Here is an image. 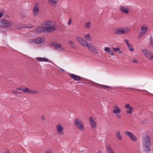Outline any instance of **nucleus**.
Returning <instances> with one entry per match:
<instances>
[{"label":"nucleus","mask_w":153,"mask_h":153,"mask_svg":"<svg viewBox=\"0 0 153 153\" xmlns=\"http://www.w3.org/2000/svg\"><path fill=\"white\" fill-rule=\"evenodd\" d=\"M42 26L44 27V32L46 33H51L57 29L56 25H53L51 21H46L43 22Z\"/></svg>","instance_id":"nucleus-1"},{"label":"nucleus","mask_w":153,"mask_h":153,"mask_svg":"<svg viewBox=\"0 0 153 153\" xmlns=\"http://www.w3.org/2000/svg\"><path fill=\"white\" fill-rule=\"evenodd\" d=\"M151 138L148 136H145L143 139V148L146 152H149L151 150Z\"/></svg>","instance_id":"nucleus-2"},{"label":"nucleus","mask_w":153,"mask_h":153,"mask_svg":"<svg viewBox=\"0 0 153 153\" xmlns=\"http://www.w3.org/2000/svg\"><path fill=\"white\" fill-rule=\"evenodd\" d=\"M13 22L6 19H3L0 22V26L3 27H10L13 25Z\"/></svg>","instance_id":"nucleus-3"},{"label":"nucleus","mask_w":153,"mask_h":153,"mask_svg":"<svg viewBox=\"0 0 153 153\" xmlns=\"http://www.w3.org/2000/svg\"><path fill=\"white\" fill-rule=\"evenodd\" d=\"M130 30V29L128 27L118 28L114 30V33L117 34L121 35L128 33Z\"/></svg>","instance_id":"nucleus-4"},{"label":"nucleus","mask_w":153,"mask_h":153,"mask_svg":"<svg viewBox=\"0 0 153 153\" xmlns=\"http://www.w3.org/2000/svg\"><path fill=\"white\" fill-rule=\"evenodd\" d=\"M74 124L76 127L81 131H82L83 129V124L81 121L79 119H76L75 120Z\"/></svg>","instance_id":"nucleus-5"},{"label":"nucleus","mask_w":153,"mask_h":153,"mask_svg":"<svg viewBox=\"0 0 153 153\" xmlns=\"http://www.w3.org/2000/svg\"><path fill=\"white\" fill-rule=\"evenodd\" d=\"M112 112L117 117L120 119L121 117V115L120 114L121 112V110L120 108L117 106H114V109L112 111Z\"/></svg>","instance_id":"nucleus-6"},{"label":"nucleus","mask_w":153,"mask_h":153,"mask_svg":"<svg viewBox=\"0 0 153 153\" xmlns=\"http://www.w3.org/2000/svg\"><path fill=\"white\" fill-rule=\"evenodd\" d=\"M45 39L43 38H38L32 39L30 42V43H35V44H41L44 42Z\"/></svg>","instance_id":"nucleus-7"},{"label":"nucleus","mask_w":153,"mask_h":153,"mask_svg":"<svg viewBox=\"0 0 153 153\" xmlns=\"http://www.w3.org/2000/svg\"><path fill=\"white\" fill-rule=\"evenodd\" d=\"M126 136H128L131 140L135 141L137 140V138L135 136L132 132L128 131H125L124 132Z\"/></svg>","instance_id":"nucleus-8"},{"label":"nucleus","mask_w":153,"mask_h":153,"mask_svg":"<svg viewBox=\"0 0 153 153\" xmlns=\"http://www.w3.org/2000/svg\"><path fill=\"white\" fill-rule=\"evenodd\" d=\"M76 39L79 43L84 47H86L88 43L81 37L77 36Z\"/></svg>","instance_id":"nucleus-9"},{"label":"nucleus","mask_w":153,"mask_h":153,"mask_svg":"<svg viewBox=\"0 0 153 153\" xmlns=\"http://www.w3.org/2000/svg\"><path fill=\"white\" fill-rule=\"evenodd\" d=\"M142 51L147 58L151 60L153 59V54L150 52L146 50H142Z\"/></svg>","instance_id":"nucleus-10"},{"label":"nucleus","mask_w":153,"mask_h":153,"mask_svg":"<svg viewBox=\"0 0 153 153\" xmlns=\"http://www.w3.org/2000/svg\"><path fill=\"white\" fill-rule=\"evenodd\" d=\"M39 12V3L37 2L35 3V6L33 7V13L34 15L37 16Z\"/></svg>","instance_id":"nucleus-11"},{"label":"nucleus","mask_w":153,"mask_h":153,"mask_svg":"<svg viewBox=\"0 0 153 153\" xmlns=\"http://www.w3.org/2000/svg\"><path fill=\"white\" fill-rule=\"evenodd\" d=\"M88 49L91 51L92 53L94 54L97 53V49L94 47L90 43H88L87 45L86 46Z\"/></svg>","instance_id":"nucleus-12"},{"label":"nucleus","mask_w":153,"mask_h":153,"mask_svg":"<svg viewBox=\"0 0 153 153\" xmlns=\"http://www.w3.org/2000/svg\"><path fill=\"white\" fill-rule=\"evenodd\" d=\"M56 131L57 134L60 135H62L63 134V128L61 124H59L56 125Z\"/></svg>","instance_id":"nucleus-13"},{"label":"nucleus","mask_w":153,"mask_h":153,"mask_svg":"<svg viewBox=\"0 0 153 153\" xmlns=\"http://www.w3.org/2000/svg\"><path fill=\"white\" fill-rule=\"evenodd\" d=\"M89 123L90 126L92 128L95 129L97 127L96 122L94 121V118L90 117L89 118Z\"/></svg>","instance_id":"nucleus-14"},{"label":"nucleus","mask_w":153,"mask_h":153,"mask_svg":"<svg viewBox=\"0 0 153 153\" xmlns=\"http://www.w3.org/2000/svg\"><path fill=\"white\" fill-rule=\"evenodd\" d=\"M51 45L55 47L56 49L58 51H61L63 49L61 45L57 42L52 43Z\"/></svg>","instance_id":"nucleus-15"},{"label":"nucleus","mask_w":153,"mask_h":153,"mask_svg":"<svg viewBox=\"0 0 153 153\" xmlns=\"http://www.w3.org/2000/svg\"><path fill=\"white\" fill-rule=\"evenodd\" d=\"M125 107L126 108L128 109L127 110L126 112L128 114H131L132 111L133 110V108L129 104H127L125 105Z\"/></svg>","instance_id":"nucleus-16"},{"label":"nucleus","mask_w":153,"mask_h":153,"mask_svg":"<svg viewBox=\"0 0 153 153\" xmlns=\"http://www.w3.org/2000/svg\"><path fill=\"white\" fill-rule=\"evenodd\" d=\"M128 8V7L127 6L125 7L121 5L120 7V10L121 12L125 13L127 14L129 12Z\"/></svg>","instance_id":"nucleus-17"},{"label":"nucleus","mask_w":153,"mask_h":153,"mask_svg":"<svg viewBox=\"0 0 153 153\" xmlns=\"http://www.w3.org/2000/svg\"><path fill=\"white\" fill-rule=\"evenodd\" d=\"M70 77L73 79L78 81L81 80L82 77L78 75H75L73 74H71L70 75Z\"/></svg>","instance_id":"nucleus-18"},{"label":"nucleus","mask_w":153,"mask_h":153,"mask_svg":"<svg viewBox=\"0 0 153 153\" xmlns=\"http://www.w3.org/2000/svg\"><path fill=\"white\" fill-rule=\"evenodd\" d=\"M35 31L37 33H40L42 32H44V27L42 25V26H39L36 29Z\"/></svg>","instance_id":"nucleus-19"},{"label":"nucleus","mask_w":153,"mask_h":153,"mask_svg":"<svg viewBox=\"0 0 153 153\" xmlns=\"http://www.w3.org/2000/svg\"><path fill=\"white\" fill-rule=\"evenodd\" d=\"M116 137L119 140H121L122 139V136L121 134V132L120 131H117L115 133Z\"/></svg>","instance_id":"nucleus-20"},{"label":"nucleus","mask_w":153,"mask_h":153,"mask_svg":"<svg viewBox=\"0 0 153 153\" xmlns=\"http://www.w3.org/2000/svg\"><path fill=\"white\" fill-rule=\"evenodd\" d=\"M92 85H94V86H98L100 87H101V88L105 90H108V88H111L110 87L107 86H105L104 85H102L100 84H97V85H95L94 84V83H92Z\"/></svg>","instance_id":"nucleus-21"},{"label":"nucleus","mask_w":153,"mask_h":153,"mask_svg":"<svg viewBox=\"0 0 153 153\" xmlns=\"http://www.w3.org/2000/svg\"><path fill=\"white\" fill-rule=\"evenodd\" d=\"M106 150L108 153H115L113 150L111 148V146L109 145L106 146Z\"/></svg>","instance_id":"nucleus-22"},{"label":"nucleus","mask_w":153,"mask_h":153,"mask_svg":"<svg viewBox=\"0 0 153 153\" xmlns=\"http://www.w3.org/2000/svg\"><path fill=\"white\" fill-rule=\"evenodd\" d=\"M36 60L38 61L39 62H48L49 60L45 58L42 57H37L36 58Z\"/></svg>","instance_id":"nucleus-23"},{"label":"nucleus","mask_w":153,"mask_h":153,"mask_svg":"<svg viewBox=\"0 0 153 153\" xmlns=\"http://www.w3.org/2000/svg\"><path fill=\"white\" fill-rule=\"evenodd\" d=\"M141 30L142 32L146 33L148 30V28L145 25H143L141 27Z\"/></svg>","instance_id":"nucleus-24"},{"label":"nucleus","mask_w":153,"mask_h":153,"mask_svg":"<svg viewBox=\"0 0 153 153\" xmlns=\"http://www.w3.org/2000/svg\"><path fill=\"white\" fill-rule=\"evenodd\" d=\"M48 2L50 4L53 5H56L57 3V1L55 0H48Z\"/></svg>","instance_id":"nucleus-25"},{"label":"nucleus","mask_w":153,"mask_h":153,"mask_svg":"<svg viewBox=\"0 0 153 153\" xmlns=\"http://www.w3.org/2000/svg\"><path fill=\"white\" fill-rule=\"evenodd\" d=\"M85 27L86 28H89L91 27V23L90 22H86L85 25Z\"/></svg>","instance_id":"nucleus-26"},{"label":"nucleus","mask_w":153,"mask_h":153,"mask_svg":"<svg viewBox=\"0 0 153 153\" xmlns=\"http://www.w3.org/2000/svg\"><path fill=\"white\" fill-rule=\"evenodd\" d=\"M30 91V89L27 88H23V92L27 93L29 94V91Z\"/></svg>","instance_id":"nucleus-27"},{"label":"nucleus","mask_w":153,"mask_h":153,"mask_svg":"<svg viewBox=\"0 0 153 153\" xmlns=\"http://www.w3.org/2000/svg\"><path fill=\"white\" fill-rule=\"evenodd\" d=\"M69 43L72 47H74L75 46V45L73 42L71 40H69Z\"/></svg>","instance_id":"nucleus-28"},{"label":"nucleus","mask_w":153,"mask_h":153,"mask_svg":"<svg viewBox=\"0 0 153 153\" xmlns=\"http://www.w3.org/2000/svg\"><path fill=\"white\" fill-rule=\"evenodd\" d=\"M128 47L129 49L131 51H134V49L132 47V46L131 45H130L129 46H128Z\"/></svg>","instance_id":"nucleus-29"},{"label":"nucleus","mask_w":153,"mask_h":153,"mask_svg":"<svg viewBox=\"0 0 153 153\" xmlns=\"http://www.w3.org/2000/svg\"><path fill=\"white\" fill-rule=\"evenodd\" d=\"M85 39H87V40H88V39L89 40V38L90 37L89 34L88 33V34H86L85 35Z\"/></svg>","instance_id":"nucleus-30"},{"label":"nucleus","mask_w":153,"mask_h":153,"mask_svg":"<svg viewBox=\"0 0 153 153\" xmlns=\"http://www.w3.org/2000/svg\"><path fill=\"white\" fill-rule=\"evenodd\" d=\"M37 93V92L33 90H30L29 91V93H31L32 94H36Z\"/></svg>","instance_id":"nucleus-31"},{"label":"nucleus","mask_w":153,"mask_h":153,"mask_svg":"<svg viewBox=\"0 0 153 153\" xmlns=\"http://www.w3.org/2000/svg\"><path fill=\"white\" fill-rule=\"evenodd\" d=\"M145 33H144L143 32H140L139 35L138 36V38H140L142 36H143V35H144Z\"/></svg>","instance_id":"nucleus-32"},{"label":"nucleus","mask_w":153,"mask_h":153,"mask_svg":"<svg viewBox=\"0 0 153 153\" xmlns=\"http://www.w3.org/2000/svg\"><path fill=\"white\" fill-rule=\"evenodd\" d=\"M4 11H2L0 12V18L4 16Z\"/></svg>","instance_id":"nucleus-33"},{"label":"nucleus","mask_w":153,"mask_h":153,"mask_svg":"<svg viewBox=\"0 0 153 153\" xmlns=\"http://www.w3.org/2000/svg\"><path fill=\"white\" fill-rule=\"evenodd\" d=\"M150 43L151 45L153 46V37L151 36L150 37Z\"/></svg>","instance_id":"nucleus-34"},{"label":"nucleus","mask_w":153,"mask_h":153,"mask_svg":"<svg viewBox=\"0 0 153 153\" xmlns=\"http://www.w3.org/2000/svg\"><path fill=\"white\" fill-rule=\"evenodd\" d=\"M125 41L126 42V44L127 45V46H129L130 45H131L128 42L129 40H128L126 39L125 40Z\"/></svg>","instance_id":"nucleus-35"},{"label":"nucleus","mask_w":153,"mask_h":153,"mask_svg":"<svg viewBox=\"0 0 153 153\" xmlns=\"http://www.w3.org/2000/svg\"><path fill=\"white\" fill-rule=\"evenodd\" d=\"M109 54L112 56L114 55V53H113V51L111 50H110L108 52Z\"/></svg>","instance_id":"nucleus-36"},{"label":"nucleus","mask_w":153,"mask_h":153,"mask_svg":"<svg viewBox=\"0 0 153 153\" xmlns=\"http://www.w3.org/2000/svg\"><path fill=\"white\" fill-rule=\"evenodd\" d=\"M113 49L114 51L115 52H117V51L119 50V48H113Z\"/></svg>","instance_id":"nucleus-37"},{"label":"nucleus","mask_w":153,"mask_h":153,"mask_svg":"<svg viewBox=\"0 0 153 153\" xmlns=\"http://www.w3.org/2000/svg\"><path fill=\"white\" fill-rule=\"evenodd\" d=\"M110 50V48L108 47H105L104 49V50L105 51L107 52H108Z\"/></svg>","instance_id":"nucleus-38"},{"label":"nucleus","mask_w":153,"mask_h":153,"mask_svg":"<svg viewBox=\"0 0 153 153\" xmlns=\"http://www.w3.org/2000/svg\"><path fill=\"white\" fill-rule=\"evenodd\" d=\"M16 89L17 90H20L23 91V88L22 87L18 88Z\"/></svg>","instance_id":"nucleus-39"},{"label":"nucleus","mask_w":153,"mask_h":153,"mask_svg":"<svg viewBox=\"0 0 153 153\" xmlns=\"http://www.w3.org/2000/svg\"><path fill=\"white\" fill-rule=\"evenodd\" d=\"M45 153H52V151L51 150L49 149L48 150V151H47Z\"/></svg>","instance_id":"nucleus-40"},{"label":"nucleus","mask_w":153,"mask_h":153,"mask_svg":"<svg viewBox=\"0 0 153 153\" xmlns=\"http://www.w3.org/2000/svg\"><path fill=\"white\" fill-rule=\"evenodd\" d=\"M13 92L14 94H16V95H17L18 93V92L16 91H13Z\"/></svg>","instance_id":"nucleus-41"},{"label":"nucleus","mask_w":153,"mask_h":153,"mask_svg":"<svg viewBox=\"0 0 153 153\" xmlns=\"http://www.w3.org/2000/svg\"><path fill=\"white\" fill-rule=\"evenodd\" d=\"M119 50L117 51V52L120 53H122V51L119 48Z\"/></svg>","instance_id":"nucleus-42"},{"label":"nucleus","mask_w":153,"mask_h":153,"mask_svg":"<svg viewBox=\"0 0 153 153\" xmlns=\"http://www.w3.org/2000/svg\"><path fill=\"white\" fill-rule=\"evenodd\" d=\"M133 62L134 63H137V60L136 59H135L133 60Z\"/></svg>","instance_id":"nucleus-43"},{"label":"nucleus","mask_w":153,"mask_h":153,"mask_svg":"<svg viewBox=\"0 0 153 153\" xmlns=\"http://www.w3.org/2000/svg\"><path fill=\"white\" fill-rule=\"evenodd\" d=\"M71 24V19H70L68 22V24L69 25H70Z\"/></svg>","instance_id":"nucleus-44"},{"label":"nucleus","mask_w":153,"mask_h":153,"mask_svg":"<svg viewBox=\"0 0 153 153\" xmlns=\"http://www.w3.org/2000/svg\"><path fill=\"white\" fill-rule=\"evenodd\" d=\"M41 119L43 120H44L45 119V118L44 116H42L41 117Z\"/></svg>","instance_id":"nucleus-45"},{"label":"nucleus","mask_w":153,"mask_h":153,"mask_svg":"<svg viewBox=\"0 0 153 153\" xmlns=\"http://www.w3.org/2000/svg\"><path fill=\"white\" fill-rule=\"evenodd\" d=\"M33 27V26H32V25H31V26H30V27H28V28H32V27Z\"/></svg>","instance_id":"nucleus-46"},{"label":"nucleus","mask_w":153,"mask_h":153,"mask_svg":"<svg viewBox=\"0 0 153 153\" xmlns=\"http://www.w3.org/2000/svg\"><path fill=\"white\" fill-rule=\"evenodd\" d=\"M21 16H22L23 18H24V17H25V15H24V14H22V15H21Z\"/></svg>","instance_id":"nucleus-47"},{"label":"nucleus","mask_w":153,"mask_h":153,"mask_svg":"<svg viewBox=\"0 0 153 153\" xmlns=\"http://www.w3.org/2000/svg\"><path fill=\"white\" fill-rule=\"evenodd\" d=\"M61 70L62 71H65L64 70H63L62 69H61Z\"/></svg>","instance_id":"nucleus-48"},{"label":"nucleus","mask_w":153,"mask_h":153,"mask_svg":"<svg viewBox=\"0 0 153 153\" xmlns=\"http://www.w3.org/2000/svg\"><path fill=\"white\" fill-rule=\"evenodd\" d=\"M100 151H99L98 152V153H100Z\"/></svg>","instance_id":"nucleus-49"}]
</instances>
